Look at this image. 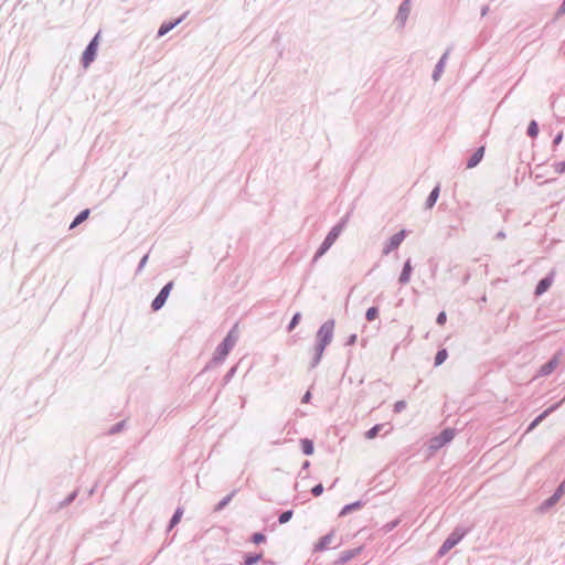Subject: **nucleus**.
Returning <instances> with one entry per match:
<instances>
[{
	"label": "nucleus",
	"instance_id": "49",
	"mask_svg": "<svg viewBox=\"0 0 565 565\" xmlns=\"http://www.w3.org/2000/svg\"><path fill=\"white\" fill-rule=\"evenodd\" d=\"M489 11V7L488 6H484L482 9H481V17H484Z\"/></svg>",
	"mask_w": 565,
	"mask_h": 565
},
{
	"label": "nucleus",
	"instance_id": "16",
	"mask_svg": "<svg viewBox=\"0 0 565 565\" xmlns=\"http://www.w3.org/2000/svg\"><path fill=\"white\" fill-rule=\"evenodd\" d=\"M558 356L554 355L551 360H548L545 364H543L540 369V375L546 376L550 375L558 365Z\"/></svg>",
	"mask_w": 565,
	"mask_h": 565
},
{
	"label": "nucleus",
	"instance_id": "1",
	"mask_svg": "<svg viewBox=\"0 0 565 565\" xmlns=\"http://www.w3.org/2000/svg\"><path fill=\"white\" fill-rule=\"evenodd\" d=\"M349 221V214L344 215L327 234L326 238L321 243L320 247L317 249L312 262H317L320 257H322L334 244L338 237L341 235L343 230L345 228Z\"/></svg>",
	"mask_w": 565,
	"mask_h": 565
},
{
	"label": "nucleus",
	"instance_id": "36",
	"mask_svg": "<svg viewBox=\"0 0 565 565\" xmlns=\"http://www.w3.org/2000/svg\"><path fill=\"white\" fill-rule=\"evenodd\" d=\"M252 542L255 543V544H260V543H264L266 541V536L265 534L260 533V532H256L252 535Z\"/></svg>",
	"mask_w": 565,
	"mask_h": 565
},
{
	"label": "nucleus",
	"instance_id": "26",
	"mask_svg": "<svg viewBox=\"0 0 565 565\" xmlns=\"http://www.w3.org/2000/svg\"><path fill=\"white\" fill-rule=\"evenodd\" d=\"M262 554L247 553L244 555V565H255L262 559Z\"/></svg>",
	"mask_w": 565,
	"mask_h": 565
},
{
	"label": "nucleus",
	"instance_id": "48",
	"mask_svg": "<svg viewBox=\"0 0 565 565\" xmlns=\"http://www.w3.org/2000/svg\"><path fill=\"white\" fill-rule=\"evenodd\" d=\"M505 232L503 231H499L497 234H495V238L497 239H504L505 238Z\"/></svg>",
	"mask_w": 565,
	"mask_h": 565
},
{
	"label": "nucleus",
	"instance_id": "47",
	"mask_svg": "<svg viewBox=\"0 0 565 565\" xmlns=\"http://www.w3.org/2000/svg\"><path fill=\"white\" fill-rule=\"evenodd\" d=\"M310 398H311V393L309 391H307L305 393V395L302 396L301 402L302 403H308L310 401Z\"/></svg>",
	"mask_w": 565,
	"mask_h": 565
},
{
	"label": "nucleus",
	"instance_id": "5",
	"mask_svg": "<svg viewBox=\"0 0 565 565\" xmlns=\"http://www.w3.org/2000/svg\"><path fill=\"white\" fill-rule=\"evenodd\" d=\"M456 435V430L454 428H445L438 436H435L429 441V448L433 450H438L444 447L446 444L450 443Z\"/></svg>",
	"mask_w": 565,
	"mask_h": 565
},
{
	"label": "nucleus",
	"instance_id": "3",
	"mask_svg": "<svg viewBox=\"0 0 565 565\" xmlns=\"http://www.w3.org/2000/svg\"><path fill=\"white\" fill-rule=\"evenodd\" d=\"M467 534V531L460 527H456L448 537L444 541L439 547L437 555H446L452 547H455Z\"/></svg>",
	"mask_w": 565,
	"mask_h": 565
},
{
	"label": "nucleus",
	"instance_id": "29",
	"mask_svg": "<svg viewBox=\"0 0 565 565\" xmlns=\"http://www.w3.org/2000/svg\"><path fill=\"white\" fill-rule=\"evenodd\" d=\"M183 510L181 508H178L169 521V529H172L180 522Z\"/></svg>",
	"mask_w": 565,
	"mask_h": 565
},
{
	"label": "nucleus",
	"instance_id": "24",
	"mask_svg": "<svg viewBox=\"0 0 565 565\" xmlns=\"http://www.w3.org/2000/svg\"><path fill=\"white\" fill-rule=\"evenodd\" d=\"M236 494V490H233L231 493H228L226 497H224L214 508L215 512L222 511L234 498Z\"/></svg>",
	"mask_w": 565,
	"mask_h": 565
},
{
	"label": "nucleus",
	"instance_id": "30",
	"mask_svg": "<svg viewBox=\"0 0 565 565\" xmlns=\"http://www.w3.org/2000/svg\"><path fill=\"white\" fill-rule=\"evenodd\" d=\"M526 134L531 138H535L539 135V124L535 120H531Z\"/></svg>",
	"mask_w": 565,
	"mask_h": 565
},
{
	"label": "nucleus",
	"instance_id": "22",
	"mask_svg": "<svg viewBox=\"0 0 565 565\" xmlns=\"http://www.w3.org/2000/svg\"><path fill=\"white\" fill-rule=\"evenodd\" d=\"M89 209H85L83 211H81L76 216L75 218L73 220V222L71 223L70 225V230H73L75 228L76 226H78L81 223H83L84 221H86L89 216Z\"/></svg>",
	"mask_w": 565,
	"mask_h": 565
},
{
	"label": "nucleus",
	"instance_id": "17",
	"mask_svg": "<svg viewBox=\"0 0 565 565\" xmlns=\"http://www.w3.org/2000/svg\"><path fill=\"white\" fill-rule=\"evenodd\" d=\"M183 18L184 15L175 19L174 21L163 22L158 30V38L166 35L168 32L174 29L179 23H181Z\"/></svg>",
	"mask_w": 565,
	"mask_h": 565
},
{
	"label": "nucleus",
	"instance_id": "45",
	"mask_svg": "<svg viewBox=\"0 0 565 565\" xmlns=\"http://www.w3.org/2000/svg\"><path fill=\"white\" fill-rule=\"evenodd\" d=\"M563 140V132H558L555 138L553 139V148H555L557 145L561 143Z\"/></svg>",
	"mask_w": 565,
	"mask_h": 565
},
{
	"label": "nucleus",
	"instance_id": "7",
	"mask_svg": "<svg viewBox=\"0 0 565 565\" xmlns=\"http://www.w3.org/2000/svg\"><path fill=\"white\" fill-rule=\"evenodd\" d=\"M172 288H173V281L167 282L161 288L159 294L156 296V298L151 302V309L153 311H158V310H160L164 306V303H166V301H167V299H168Z\"/></svg>",
	"mask_w": 565,
	"mask_h": 565
},
{
	"label": "nucleus",
	"instance_id": "50",
	"mask_svg": "<svg viewBox=\"0 0 565 565\" xmlns=\"http://www.w3.org/2000/svg\"><path fill=\"white\" fill-rule=\"evenodd\" d=\"M310 462L306 460L302 465V469H307L309 467Z\"/></svg>",
	"mask_w": 565,
	"mask_h": 565
},
{
	"label": "nucleus",
	"instance_id": "13",
	"mask_svg": "<svg viewBox=\"0 0 565 565\" xmlns=\"http://www.w3.org/2000/svg\"><path fill=\"white\" fill-rule=\"evenodd\" d=\"M559 406V403H556L548 408H546L543 413H541L529 425L526 431L533 430L543 419H545L550 414L555 412Z\"/></svg>",
	"mask_w": 565,
	"mask_h": 565
},
{
	"label": "nucleus",
	"instance_id": "6",
	"mask_svg": "<svg viewBox=\"0 0 565 565\" xmlns=\"http://www.w3.org/2000/svg\"><path fill=\"white\" fill-rule=\"evenodd\" d=\"M98 39H99V33H97L90 40V42L87 44L86 49L84 50L83 55H82V64L84 67L89 66V64L95 61L96 54H97V49H98Z\"/></svg>",
	"mask_w": 565,
	"mask_h": 565
},
{
	"label": "nucleus",
	"instance_id": "28",
	"mask_svg": "<svg viewBox=\"0 0 565 565\" xmlns=\"http://www.w3.org/2000/svg\"><path fill=\"white\" fill-rule=\"evenodd\" d=\"M448 358V352L446 349H440L437 351L436 355H435V366H439L441 365L446 359Z\"/></svg>",
	"mask_w": 565,
	"mask_h": 565
},
{
	"label": "nucleus",
	"instance_id": "20",
	"mask_svg": "<svg viewBox=\"0 0 565 565\" xmlns=\"http://www.w3.org/2000/svg\"><path fill=\"white\" fill-rule=\"evenodd\" d=\"M327 345L316 342L315 345V354L310 363V369H315L320 363L323 352L326 350Z\"/></svg>",
	"mask_w": 565,
	"mask_h": 565
},
{
	"label": "nucleus",
	"instance_id": "14",
	"mask_svg": "<svg viewBox=\"0 0 565 565\" xmlns=\"http://www.w3.org/2000/svg\"><path fill=\"white\" fill-rule=\"evenodd\" d=\"M484 150H486L484 146H481L478 149H476V151L472 153V156L467 161L468 169H472L480 163V161L482 160V158L484 156Z\"/></svg>",
	"mask_w": 565,
	"mask_h": 565
},
{
	"label": "nucleus",
	"instance_id": "44",
	"mask_svg": "<svg viewBox=\"0 0 565 565\" xmlns=\"http://www.w3.org/2000/svg\"><path fill=\"white\" fill-rule=\"evenodd\" d=\"M563 14H565V0H563L561 6L558 7L557 12H556V18H559Z\"/></svg>",
	"mask_w": 565,
	"mask_h": 565
},
{
	"label": "nucleus",
	"instance_id": "41",
	"mask_svg": "<svg viewBox=\"0 0 565 565\" xmlns=\"http://www.w3.org/2000/svg\"><path fill=\"white\" fill-rule=\"evenodd\" d=\"M446 320H447V316H446L445 311H441L437 315V318H436L437 324L443 326V324H445Z\"/></svg>",
	"mask_w": 565,
	"mask_h": 565
},
{
	"label": "nucleus",
	"instance_id": "39",
	"mask_svg": "<svg viewBox=\"0 0 565 565\" xmlns=\"http://www.w3.org/2000/svg\"><path fill=\"white\" fill-rule=\"evenodd\" d=\"M323 490V486L321 483H318L315 487H312L311 493L313 497H319L320 494H322Z\"/></svg>",
	"mask_w": 565,
	"mask_h": 565
},
{
	"label": "nucleus",
	"instance_id": "19",
	"mask_svg": "<svg viewBox=\"0 0 565 565\" xmlns=\"http://www.w3.org/2000/svg\"><path fill=\"white\" fill-rule=\"evenodd\" d=\"M333 532H330L326 535H323L315 545V551L316 552H322L324 550H327L329 547V545L332 543L333 541Z\"/></svg>",
	"mask_w": 565,
	"mask_h": 565
},
{
	"label": "nucleus",
	"instance_id": "43",
	"mask_svg": "<svg viewBox=\"0 0 565 565\" xmlns=\"http://www.w3.org/2000/svg\"><path fill=\"white\" fill-rule=\"evenodd\" d=\"M397 524H398V520H395V521H392V522H390V523L385 524L384 529H385V531H386V532H390V531H392L395 526H397Z\"/></svg>",
	"mask_w": 565,
	"mask_h": 565
},
{
	"label": "nucleus",
	"instance_id": "27",
	"mask_svg": "<svg viewBox=\"0 0 565 565\" xmlns=\"http://www.w3.org/2000/svg\"><path fill=\"white\" fill-rule=\"evenodd\" d=\"M384 424H376L373 427H371L367 431H365L364 436L366 439H373L375 438L380 431L383 429Z\"/></svg>",
	"mask_w": 565,
	"mask_h": 565
},
{
	"label": "nucleus",
	"instance_id": "18",
	"mask_svg": "<svg viewBox=\"0 0 565 565\" xmlns=\"http://www.w3.org/2000/svg\"><path fill=\"white\" fill-rule=\"evenodd\" d=\"M362 546L343 551L338 559V564H345L347 562L351 561L355 556H358L362 552Z\"/></svg>",
	"mask_w": 565,
	"mask_h": 565
},
{
	"label": "nucleus",
	"instance_id": "21",
	"mask_svg": "<svg viewBox=\"0 0 565 565\" xmlns=\"http://www.w3.org/2000/svg\"><path fill=\"white\" fill-rule=\"evenodd\" d=\"M439 193H440V186L439 184H437L429 193L426 202H425V207L427 210H430L433 209V206L436 204L438 198H439Z\"/></svg>",
	"mask_w": 565,
	"mask_h": 565
},
{
	"label": "nucleus",
	"instance_id": "23",
	"mask_svg": "<svg viewBox=\"0 0 565 565\" xmlns=\"http://www.w3.org/2000/svg\"><path fill=\"white\" fill-rule=\"evenodd\" d=\"M362 507H363V502L362 501H355V502H352L350 504H347V505H344L342 508V510L340 512V516L347 515V514H349L352 511L361 509Z\"/></svg>",
	"mask_w": 565,
	"mask_h": 565
},
{
	"label": "nucleus",
	"instance_id": "42",
	"mask_svg": "<svg viewBox=\"0 0 565 565\" xmlns=\"http://www.w3.org/2000/svg\"><path fill=\"white\" fill-rule=\"evenodd\" d=\"M235 372H236V366L231 367V369L228 370V372L225 374V376H224V381H225V382H228V381L233 377V375L235 374Z\"/></svg>",
	"mask_w": 565,
	"mask_h": 565
},
{
	"label": "nucleus",
	"instance_id": "9",
	"mask_svg": "<svg viewBox=\"0 0 565 565\" xmlns=\"http://www.w3.org/2000/svg\"><path fill=\"white\" fill-rule=\"evenodd\" d=\"M564 493H565V482H562L558 486V488L554 491V493L548 499H546L545 501L542 502L540 509L542 511H546L547 509L554 507L561 500V498L563 497Z\"/></svg>",
	"mask_w": 565,
	"mask_h": 565
},
{
	"label": "nucleus",
	"instance_id": "8",
	"mask_svg": "<svg viewBox=\"0 0 565 565\" xmlns=\"http://www.w3.org/2000/svg\"><path fill=\"white\" fill-rule=\"evenodd\" d=\"M406 237V231L401 230L399 232L395 233L393 236L390 237V239L385 243L383 247V255H388L391 252L397 249L402 242Z\"/></svg>",
	"mask_w": 565,
	"mask_h": 565
},
{
	"label": "nucleus",
	"instance_id": "32",
	"mask_svg": "<svg viewBox=\"0 0 565 565\" xmlns=\"http://www.w3.org/2000/svg\"><path fill=\"white\" fill-rule=\"evenodd\" d=\"M300 320H301V313H300V312H296V313L292 316V318H291V320H290L289 324L287 326V331H288V332H291V331L296 328V326H298V323L300 322Z\"/></svg>",
	"mask_w": 565,
	"mask_h": 565
},
{
	"label": "nucleus",
	"instance_id": "2",
	"mask_svg": "<svg viewBox=\"0 0 565 565\" xmlns=\"http://www.w3.org/2000/svg\"><path fill=\"white\" fill-rule=\"evenodd\" d=\"M238 340L237 326L235 324L223 339V341L216 347L213 354V362L222 363L228 355L230 351L234 348Z\"/></svg>",
	"mask_w": 565,
	"mask_h": 565
},
{
	"label": "nucleus",
	"instance_id": "15",
	"mask_svg": "<svg viewBox=\"0 0 565 565\" xmlns=\"http://www.w3.org/2000/svg\"><path fill=\"white\" fill-rule=\"evenodd\" d=\"M412 271H413V266H412V263H411V259H407L405 263H404V266H403V269H402V273L398 277V282L401 285H406L409 282V279H411V275H412Z\"/></svg>",
	"mask_w": 565,
	"mask_h": 565
},
{
	"label": "nucleus",
	"instance_id": "25",
	"mask_svg": "<svg viewBox=\"0 0 565 565\" xmlns=\"http://www.w3.org/2000/svg\"><path fill=\"white\" fill-rule=\"evenodd\" d=\"M301 443V450L305 455L307 456H310L313 454L315 451V446H313V441L308 439V438H303L300 440Z\"/></svg>",
	"mask_w": 565,
	"mask_h": 565
},
{
	"label": "nucleus",
	"instance_id": "40",
	"mask_svg": "<svg viewBox=\"0 0 565 565\" xmlns=\"http://www.w3.org/2000/svg\"><path fill=\"white\" fill-rule=\"evenodd\" d=\"M148 257H149V256H148V254H146V255L140 259V262H139V264H138V267H137V270H136V274H139V273L143 269V267H145V266H146V264H147Z\"/></svg>",
	"mask_w": 565,
	"mask_h": 565
},
{
	"label": "nucleus",
	"instance_id": "35",
	"mask_svg": "<svg viewBox=\"0 0 565 565\" xmlns=\"http://www.w3.org/2000/svg\"><path fill=\"white\" fill-rule=\"evenodd\" d=\"M125 425H126V420H121V422L115 424L114 426H111L109 428L108 434L115 435V434L120 433L124 429Z\"/></svg>",
	"mask_w": 565,
	"mask_h": 565
},
{
	"label": "nucleus",
	"instance_id": "31",
	"mask_svg": "<svg viewBox=\"0 0 565 565\" xmlns=\"http://www.w3.org/2000/svg\"><path fill=\"white\" fill-rule=\"evenodd\" d=\"M78 491L74 490L72 493H70L63 501L60 502L58 507L60 509H63L71 504L77 497Z\"/></svg>",
	"mask_w": 565,
	"mask_h": 565
},
{
	"label": "nucleus",
	"instance_id": "34",
	"mask_svg": "<svg viewBox=\"0 0 565 565\" xmlns=\"http://www.w3.org/2000/svg\"><path fill=\"white\" fill-rule=\"evenodd\" d=\"M292 514H294L292 510H287V511L281 512L278 516V522L280 524L287 523L292 518Z\"/></svg>",
	"mask_w": 565,
	"mask_h": 565
},
{
	"label": "nucleus",
	"instance_id": "10",
	"mask_svg": "<svg viewBox=\"0 0 565 565\" xmlns=\"http://www.w3.org/2000/svg\"><path fill=\"white\" fill-rule=\"evenodd\" d=\"M553 280H554V271H551L550 274H547L544 278H542L536 287H535V295L536 296H541L543 295L544 292H546L550 287L552 286L553 284Z\"/></svg>",
	"mask_w": 565,
	"mask_h": 565
},
{
	"label": "nucleus",
	"instance_id": "38",
	"mask_svg": "<svg viewBox=\"0 0 565 565\" xmlns=\"http://www.w3.org/2000/svg\"><path fill=\"white\" fill-rule=\"evenodd\" d=\"M553 167H554V170L556 173H558V174L564 173L565 172V160L561 161V162H555L553 164Z\"/></svg>",
	"mask_w": 565,
	"mask_h": 565
},
{
	"label": "nucleus",
	"instance_id": "11",
	"mask_svg": "<svg viewBox=\"0 0 565 565\" xmlns=\"http://www.w3.org/2000/svg\"><path fill=\"white\" fill-rule=\"evenodd\" d=\"M449 53H450V49H447L446 52L441 55V57L437 62V64L435 65V68L431 74V78L434 82H437L440 78Z\"/></svg>",
	"mask_w": 565,
	"mask_h": 565
},
{
	"label": "nucleus",
	"instance_id": "33",
	"mask_svg": "<svg viewBox=\"0 0 565 565\" xmlns=\"http://www.w3.org/2000/svg\"><path fill=\"white\" fill-rule=\"evenodd\" d=\"M377 317H379V309H377V307H370V308L366 310L365 319H366L367 321H373V320H375Z\"/></svg>",
	"mask_w": 565,
	"mask_h": 565
},
{
	"label": "nucleus",
	"instance_id": "4",
	"mask_svg": "<svg viewBox=\"0 0 565 565\" xmlns=\"http://www.w3.org/2000/svg\"><path fill=\"white\" fill-rule=\"evenodd\" d=\"M333 330H334V320L329 319L321 324L319 330L317 331L316 342L329 345L333 339Z\"/></svg>",
	"mask_w": 565,
	"mask_h": 565
},
{
	"label": "nucleus",
	"instance_id": "37",
	"mask_svg": "<svg viewBox=\"0 0 565 565\" xmlns=\"http://www.w3.org/2000/svg\"><path fill=\"white\" fill-rule=\"evenodd\" d=\"M407 404L405 401H397L395 404H394V412L395 413H401L403 412L405 408H406Z\"/></svg>",
	"mask_w": 565,
	"mask_h": 565
},
{
	"label": "nucleus",
	"instance_id": "46",
	"mask_svg": "<svg viewBox=\"0 0 565 565\" xmlns=\"http://www.w3.org/2000/svg\"><path fill=\"white\" fill-rule=\"evenodd\" d=\"M355 341H356V334H351V335L348 338V340H347V342H345V345H353V344L355 343Z\"/></svg>",
	"mask_w": 565,
	"mask_h": 565
},
{
	"label": "nucleus",
	"instance_id": "12",
	"mask_svg": "<svg viewBox=\"0 0 565 565\" xmlns=\"http://www.w3.org/2000/svg\"><path fill=\"white\" fill-rule=\"evenodd\" d=\"M411 12V0H403L398 7V12L396 14V20L403 26L408 18Z\"/></svg>",
	"mask_w": 565,
	"mask_h": 565
}]
</instances>
